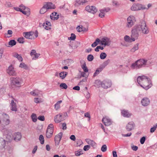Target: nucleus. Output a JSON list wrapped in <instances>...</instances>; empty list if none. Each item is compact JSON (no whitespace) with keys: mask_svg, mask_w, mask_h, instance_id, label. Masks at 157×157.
<instances>
[{"mask_svg":"<svg viewBox=\"0 0 157 157\" xmlns=\"http://www.w3.org/2000/svg\"><path fill=\"white\" fill-rule=\"evenodd\" d=\"M48 10L45 6L44 5L40 9V13L41 14H43L46 12Z\"/></svg>","mask_w":157,"mask_h":157,"instance_id":"nucleus-33","label":"nucleus"},{"mask_svg":"<svg viewBox=\"0 0 157 157\" xmlns=\"http://www.w3.org/2000/svg\"><path fill=\"white\" fill-rule=\"evenodd\" d=\"M67 73L65 72H61L59 74L60 77L62 79L64 78L67 75Z\"/></svg>","mask_w":157,"mask_h":157,"instance_id":"nucleus-42","label":"nucleus"},{"mask_svg":"<svg viewBox=\"0 0 157 157\" xmlns=\"http://www.w3.org/2000/svg\"><path fill=\"white\" fill-rule=\"evenodd\" d=\"M43 26L46 29L48 30L51 29V24L50 22L46 21L45 23L44 24Z\"/></svg>","mask_w":157,"mask_h":157,"instance_id":"nucleus-28","label":"nucleus"},{"mask_svg":"<svg viewBox=\"0 0 157 157\" xmlns=\"http://www.w3.org/2000/svg\"><path fill=\"white\" fill-rule=\"evenodd\" d=\"M16 44V42L14 40H11L9 42V46L8 47H12Z\"/></svg>","mask_w":157,"mask_h":157,"instance_id":"nucleus-39","label":"nucleus"},{"mask_svg":"<svg viewBox=\"0 0 157 157\" xmlns=\"http://www.w3.org/2000/svg\"><path fill=\"white\" fill-rule=\"evenodd\" d=\"M39 140L41 144H43L44 143V138L43 136L41 135L40 136Z\"/></svg>","mask_w":157,"mask_h":157,"instance_id":"nucleus-44","label":"nucleus"},{"mask_svg":"<svg viewBox=\"0 0 157 157\" xmlns=\"http://www.w3.org/2000/svg\"><path fill=\"white\" fill-rule=\"evenodd\" d=\"M13 56L14 57L17 58L20 61H22L23 58L20 55H19L17 53L15 52L13 54Z\"/></svg>","mask_w":157,"mask_h":157,"instance_id":"nucleus-31","label":"nucleus"},{"mask_svg":"<svg viewBox=\"0 0 157 157\" xmlns=\"http://www.w3.org/2000/svg\"><path fill=\"white\" fill-rule=\"evenodd\" d=\"M157 128V124L154 127L151 128L150 129V132L151 133L153 132Z\"/></svg>","mask_w":157,"mask_h":157,"instance_id":"nucleus-56","label":"nucleus"},{"mask_svg":"<svg viewBox=\"0 0 157 157\" xmlns=\"http://www.w3.org/2000/svg\"><path fill=\"white\" fill-rule=\"evenodd\" d=\"M100 41L102 45H104L105 46L109 45L111 42L110 39L107 37L103 38L101 41L100 40Z\"/></svg>","mask_w":157,"mask_h":157,"instance_id":"nucleus-15","label":"nucleus"},{"mask_svg":"<svg viewBox=\"0 0 157 157\" xmlns=\"http://www.w3.org/2000/svg\"><path fill=\"white\" fill-rule=\"evenodd\" d=\"M47 10L54 9L56 8L55 6L51 2H47L44 4Z\"/></svg>","mask_w":157,"mask_h":157,"instance_id":"nucleus-17","label":"nucleus"},{"mask_svg":"<svg viewBox=\"0 0 157 157\" xmlns=\"http://www.w3.org/2000/svg\"><path fill=\"white\" fill-rule=\"evenodd\" d=\"M10 105L11 106V109L12 111H17L16 104L14 102L13 100H12L11 101Z\"/></svg>","mask_w":157,"mask_h":157,"instance_id":"nucleus-27","label":"nucleus"},{"mask_svg":"<svg viewBox=\"0 0 157 157\" xmlns=\"http://www.w3.org/2000/svg\"><path fill=\"white\" fill-rule=\"evenodd\" d=\"M17 41L20 43H23L24 42V38L23 37L19 38Z\"/></svg>","mask_w":157,"mask_h":157,"instance_id":"nucleus-54","label":"nucleus"},{"mask_svg":"<svg viewBox=\"0 0 157 157\" xmlns=\"http://www.w3.org/2000/svg\"><path fill=\"white\" fill-rule=\"evenodd\" d=\"M100 42V40H99V39L98 38L92 44V47H95Z\"/></svg>","mask_w":157,"mask_h":157,"instance_id":"nucleus-43","label":"nucleus"},{"mask_svg":"<svg viewBox=\"0 0 157 157\" xmlns=\"http://www.w3.org/2000/svg\"><path fill=\"white\" fill-rule=\"evenodd\" d=\"M50 17L52 20H56L59 18V15L57 13L54 12L50 15Z\"/></svg>","mask_w":157,"mask_h":157,"instance_id":"nucleus-24","label":"nucleus"},{"mask_svg":"<svg viewBox=\"0 0 157 157\" xmlns=\"http://www.w3.org/2000/svg\"><path fill=\"white\" fill-rule=\"evenodd\" d=\"M20 7H14V9L16 11L21 12L23 14L27 16H29L30 14V10L29 8L22 4L20 6Z\"/></svg>","mask_w":157,"mask_h":157,"instance_id":"nucleus-5","label":"nucleus"},{"mask_svg":"<svg viewBox=\"0 0 157 157\" xmlns=\"http://www.w3.org/2000/svg\"><path fill=\"white\" fill-rule=\"evenodd\" d=\"M112 5L116 8L118 7L120 5V3L116 1L113 0L112 1Z\"/></svg>","mask_w":157,"mask_h":157,"instance_id":"nucleus-38","label":"nucleus"},{"mask_svg":"<svg viewBox=\"0 0 157 157\" xmlns=\"http://www.w3.org/2000/svg\"><path fill=\"white\" fill-rule=\"evenodd\" d=\"M102 121L105 125L106 126L110 125L113 123L111 120L107 116H105L103 118Z\"/></svg>","mask_w":157,"mask_h":157,"instance_id":"nucleus-12","label":"nucleus"},{"mask_svg":"<svg viewBox=\"0 0 157 157\" xmlns=\"http://www.w3.org/2000/svg\"><path fill=\"white\" fill-rule=\"evenodd\" d=\"M121 113L123 116L127 117H129L131 115V113H129L128 110L125 109L122 110L121 111Z\"/></svg>","mask_w":157,"mask_h":157,"instance_id":"nucleus-23","label":"nucleus"},{"mask_svg":"<svg viewBox=\"0 0 157 157\" xmlns=\"http://www.w3.org/2000/svg\"><path fill=\"white\" fill-rule=\"evenodd\" d=\"M81 67L85 72H88V70L86 66V65L85 63H84L82 65Z\"/></svg>","mask_w":157,"mask_h":157,"instance_id":"nucleus-40","label":"nucleus"},{"mask_svg":"<svg viewBox=\"0 0 157 157\" xmlns=\"http://www.w3.org/2000/svg\"><path fill=\"white\" fill-rule=\"evenodd\" d=\"M99 49L102 50L103 49V47H101L100 46H98L95 48V51L96 52H98Z\"/></svg>","mask_w":157,"mask_h":157,"instance_id":"nucleus-59","label":"nucleus"},{"mask_svg":"<svg viewBox=\"0 0 157 157\" xmlns=\"http://www.w3.org/2000/svg\"><path fill=\"white\" fill-rule=\"evenodd\" d=\"M70 139L71 140L74 141L75 140L76 138L75 135H71L70 137Z\"/></svg>","mask_w":157,"mask_h":157,"instance_id":"nucleus-64","label":"nucleus"},{"mask_svg":"<svg viewBox=\"0 0 157 157\" xmlns=\"http://www.w3.org/2000/svg\"><path fill=\"white\" fill-rule=\"evenodd\" d=\"M90 148V145H87L83 147V150L85 151H87Z\"/></svg>","mask_w":157,"mask_h":157,"instance_id":"nucleus-55","label":"nucleus"},{"mask_svg":"<svg viewBox=\"0 0 157 157\" xmlns=\"http://www.w3.org/2000/svg\"><path fill=\"white\" fill-rule=\"evenodd\" d=\"M94 56L92 55H89L87 56V59L89 61H91L93 60Z\"/></svg>","mask_w":157,"mask_h":157,"instance_id":"nucleus-50","label":"nucleus"},{"mask_svg":"<svg viewBox=\"0 0 157 157\" xmlns=\"http://www.w3.org/2000/svg\"><path fill=\"white\" fill-rule=\"evenodd\" d=\"M13 140V138L10 135L8 134L6 137V142H11Z\"/></svg>","mask_w":157,"mask_h":157,"instance_id":"nucleus-41","label":"nucleus"},{"mask_svg":"<svg viewBox=\"0 0 157 157\" xmlns=\"http://www.w3.org/2000/svg\"><path fill=\"white\" fill-rule=\"evenodd\" d=\"M146 63V60L144 59H140L132 64L131 66V67L133 69L140 68L143 66L145 65Z\"/></svg>","mask_w":157,"mask_h":157,"instance_id":"nucleus-4","label":"nucleus"},{"mask_svg":"<svg viewBox=\"0 0 157 157\" xmlns=\"http://www.w3.org/2000/svg\"><path fill=\"white\" fill-rule=\"evenodd\" d=\"M107 150V147L105 145H103L101 147V150L103 152H105Z\"/></svg>","mask_w":157,"mask_h":157,"instance_id":"nucleus-53","label":"nucleus"},{"mask_svg":"<svg viewBox=\"0 0 157 157\" xmlns=\"http://www.w3.org/2000/svg\"><path fill=\"white\" fill-rule=\"evenodd\" d=\"M40 91L37 90L36 89L30 92V94L34 96H38L40 94Z\"/></svg>","mask_w":157,"mask_h":157,"instance_id":"nucleus-30","label":"nucleus"},{"mask_svg":"<svg viewBox=\"0 0 157 157\" xmlns=\"http://www.w3.org/2000/svg\"><path fill=\"white\" fill-rule=\"evenodd\" d=\"M38 119L41 121H44L45 118L44 116H40L38 117Z\"/></svg>","mask_w":157,"mask_h":157,"instance_id":"nucleus-60","label":"nucleus"},{"mask_svg":"<svg viewBox=\"0 0 157 157\" xmlns=\"http://www.w3.org/2000/svg\"><path fill=\"white\" fill-rule=\"evenodd\" d=\"M136 26H139L140 27V31L143 34H148L149 33V29L147 26L145 21L144 20H141L140 24Z\"/></svg>","mask_w":157,"mask_h":157,"instance_id":"nucleus-6","label":"nucleus"},{"mask_svg":"<svg viewBox=\"0 0 157 157\" xmlns=\"http://www.w3.org/2000/svg\"><path fill=\"white\" fill-rule=\"evenodd\" d=\"M107 55L105 53L102 52L100 55V58L101 59H104L106 57Z\"/></svg>","mask_w":157,"mask_h":157,"instance_id":"nucleus-47","label":"nucleus"},{"mask_svg":"<svg viewBox=\"0 0 157 157\" xmlns=\"http://www.w3.org/2000/svg\"><path fill=\"white\" fill-rule=\"evenodd\" d=\"M146 138L145 137H143L140 139V143L141 144H143Z\"/></svg>","mask_w":157,"mask_h":157,"instance_id":"nucleus-57","label":"nucleus"},{"mask_svg":"<svg viewBox=\"0 0 157 157\" xmlns=\"http://www.w3.org/2000/svg\"><path fill=\"white\" fill-rule=\"evenodd\" d=\"M109 9H103L100 10V13L99 14V16L101 17H104L105 12H107L109 10Z\"/></svg>","mask_w":157,"mask_h":157,"instance_id":"nucleus-22","label":"nucleus"},{"mask_svg":"<svg viewBox=\"0 0 157 157\" xmlns=\"http://www.w3.org/2000/svg\"><path fill=\"white\" fill-rule=\"evenodd\" d=\"M101 71V68H99V69H97L96 70L94 74V76H96Z\"/></svg>","mask_w":157,"mask_h":157,"instance_id":"nucleus-51","label":"nucleus"},{"mask_svg":"<svg viewBox=\"0 0 157 157\" xmlns=\"http://www.w3.org/2000/svg\"><path fill=\"white\" fill-rule=\"evenodd\" d=\"M36 53V51L34 50H32L30 55L32 56H34V55Z\"/></svg>","mask_w":157,"mask_h":157,"instance_id":"nucleus-63","label":"nucleus"},{"mask_svg":"<svg viewBox=\"0 0 157 157\" xmlns=\"http://www.w3.org/2000/svg\"><path fill=\"white\" fill-rule=\"evenodd\" d=\"M6 72L10 76H16L17 75V73L12 65H10L7 69Z\"/></svg>","mask_w":157,"mask_h":157,"instance_id":"nucleus-11","label":"nucleus"},{"mask_svg":"<svg viewBox=\"0 0 157 157\" xmlns=\"http://www.w3.org/2000/svg\"><path fill=\"white\" fill-rule=\"evenodd\" d=\"M84 116L85 117H88L89 120L90 119V116L89 113L88 112L84 114Z\"/></svg>","mask_w":157,"mask_h":157,"instance_id":"nucleus-61","label":"nucleus"},{"mask_svg":"<svg viewBox=\"0 0 157 157\" xmlns=\"http://www.w3.org/2000/svg\"><path fill=\"white\" fill-rule=\"evenodd\" d=\"M31 118L33 122H36L37 121V117L35 114H32L31 115Z\"/></svg>","mask_w":157,"mask_h":157,"instance_id":"nucleus-45","label":"nucleus"},{"mask_svg":"<svg viewBox=\"0 0 157 157\" xmlns=\"http://www.w3.org/2000/svg\"><path fill=\"white\" fill-rule=\"evenodd\" d=\"M86 72H81L80 74H81V76L82 77H85L86 78H87L88 77V75H86V74L85 73Z\"/></svg>","mask_w":157,"mask_h":157,"instance_id":"nucleus-58","label":"nucleus"},{"mask_svg":"<svg viewBox=\"0 0 157 157\" xmlns=\"http://www.w3.org/2000/svg\"><path fill=\"white\" fill-rule=\"evenodd\" d=\"M10 123L9 116L6 113L0 115V126L3 127L8 125Z\"/></svg>","mask_w":157,"mask_h":157,"instance_id":"nucleus-3","label":"nucleus"},{"mask_svg":"<svg viewBox=\"0 0 157 157\" xmlns=\"http://www.w3.org/2000/svg\"><path fill=\"white\" fill-rule=\"evenodd\" d=\"M76 38L75 35L73 33H72L71 35V36L69 38V39L71 40H74Z\"/></svg>","mask_w":157,"mask_h":157,"instance_id":"nucleus-52","label":"nucleus"},{"mask_svg":"<svg viewBox=\"0 0 157 157\" xmlns=\"http://www.w3.org/2000/svg\"><path fill=\"white\" fill-rule=\"evenodd\" d=\"M126 26L131 28L133 26L136 21L135 17L133 16H130L127 18Z\"/></svg>","mask_w":157,"mask_h":157,"instance_id":"nucleus-9","label":"nucleus"},{"mask_svg":"<svg viewBox=\"0 0 157 157\" xmlns=\"http://www.w3.org/2000/svg\"><path fill=\"white\" fill-rule=\"evenodd\" d=\"M19 67L21 68H23L25 70H28L29 69L28 66L23 63H21L20 64Z\"/></svg>","mask_w":157,"mask_h":157,"instance_id":"nucleus-34","label":"nucleus"},{"mask_svg":"<svg viewBox=\"0 0 157 157\" xmlns=\"http://www.w3.org/2000/svg\"><path fill=\"white\" fill-rule=\"evenodd\" d=\"M132 149L134 151H136L138 150V147L136 146H132L131 147Z\"/></svg>","mask_w":157,"mask_h":157,"instance_id":"nucleus-62","label":"nucleus"},{"mask_svg":"<svg viewBox=\"0 0 157 157\" xmlns=\"http://www.w3.org/2000/svg\"><path fill=\"white\" fill-rule=\"evenodd\" d=\"M139 48V44H135L133 48L131 49V51L132 52H134L138 50Z\"/></svg>","mask_w":157,"mask_h":157,"instance_id":"nucleus-35","label":"nucleus"},{"mask_svg":"<svg viewBox=\"0 0 157 157\" xmlns=\"http://www.w3.org/2000/svg\"><path fill=\"white\" fill-rule=\"evenodd\" d=\"M124 40L126 42L128 43H131L133 41H134V40L132 39L131 37H130L129 36L126 35L124 37Z\"/></svg>","mask_w":157,"mask_h":157,"instance_id":"nucleus-29","label":"nucleus"},{"mask_svg":"<svg viewBox=\"0 0 157 157\" xmlns=\"http://www.w3.org/2000/svg\"><path fill=\"white\" fill-rule=\"evenodd\" d=\"M62 102V101L60 100L57 101L55 105V108L56 110H58L60 108V104Z\"/></svg>","mask_w":157,"mask_h":157,"instance_id":"nucleus-37","label":"nucleus"},{"mask_svg":"<svg viewBox=\"0 0 157 157\" xmlns=\"http://www.w3.org/2000/svg\"><path fill=\"white\" fill-rule=\"evenodd\" d=\"M5 145V141L2 138H0V149L4 148Z\"/></svg>","mask_w":157,"mask_h":157,"instance_id":"nucleus-32","label":"nucleus"},{"mask_svg":"<svg viewBox=\"0 0 157 157\" xmlns=\"http://www.w3.org/2000/svg\"><path fill=\"white\" fill-rule=\"evenodd\" d=\"M97 82L102 88L105 89L110 87L112 85L111 81L108 79L102 81H98Z\"/></svg>","mask_w":157,"mask_h":157,"instance_id":"nucleus-7","label":"nucleus"},{"mask_svg":"<svg viewBox=\"0 0 157 157\" xmlns=\"http://www.w3.org/2000/svg\"><path fill=\"white\" fill-rule=\"evenodd\" d=\"M145 9L144 6L140 4H134L131 7V9L132 11H136L141 9L144 10Z\"/></svg>","mask_w":157,"mask_h":157,"instance_id":"nucleus-10","label":"nucleus"},{"mask_svg":"<svg viewBox=\"0 0 157 157\" xmlns=\"http://www.w3.org/2000/svg\"><path fill=\"white\" fill-rule=\"evenodd\" d=\"M54 121L56 123H59L62 121V115L60 114L56 115L55 117Z\"/></svg>","mask_w":157,"mask_h":157,"instance_id":"nucleus-25","label":"nucleus"},{"mask_svg":"<svg viewBox=\"0 0 157 157\" xmlns=\"http://www.w3.org/2000/svg\"><path fill=\"white\" fill-rule=\"evenodd\" d=\"M141 103L143 105L146 106L149 105L150 103V101L148 98H145L142 99Z\"/></svg>","mask_w":157,"mask_h":157,"instance_id":"nucleus-26","label":"nucleus"},{"mask_svg":"<svg viewBox=\"0 0 157 157\" xmlns=\"http://www.w3.org/2000/svg\"><path fill=\"white\" fill-rule=\"evenodd\" d=\"M53 132V130L51 129L47 128L46 134V137L47 138H51Z\"/></svg>","mask_w":157,"mask_h":157,"instance_id":"nucleus-21","label":"nucleus"},{"mask_svg":"<svg viewBox=\"0 0 157 157\" xmlns=\"http://www.w3.org/2000/svg\"><path fill=\"white\" fill-rule=\"evenodd\" d=\"M62 136V133L61 132L59 133L56 135L55 137V141L56 144L58 145Z\"/></svg>","mask_w":157,"mask_h":157,"instance_id":"nucleus-16","label":"nucleus"},{"mask_svg":"<svg viewBox=\"0 0 157 157\" xmlns=\"http://www.w3.org/2000/svg\"><path fill=\"white\" fill-rule=\"evenodd\" d=\"M21 138V133L17 132L15 133L13 135V140H14L17 141L20 140Z\"/></svg>","mask_w":157,"mask_h":157,"instance_id":"nucleus-18","label":"nucleus"},{"mask_svg":"<svg viewBox=\"0 0 157 157\" xmlns=\"http://www.w3.org/2000/svg\"><path fill=\"white\" fill-rule=\"evenodd\" d=\"M60 86L61 87L62 89H66L67 88V86L66 84L64 83H61L60 85Z\"/></svg>","mask_w":157,"mask_h":157,"instance_id":"nucleus-49","label":"nucleus"},{"mask_svg":"<svg viewBox=\"0 0 157 157\" xmlns=\"http://www.w3.org/2000/svg\"><path fill=\"white\" fill-rule=\"evenodd\" d=\"M85 10L88 12L94 14L97 11V9L94 6H87L85 8Z\"/></svg>","mask_w":157,"mask_h":157,"instance_id":"nucleus-13","label":"nucleus"},{"mask_svg":"<svg viewBox=\"0 0 157 157\" xmlns=\"http://www.w3.org/2000/svg\"><path fill=\"white\" fill-rule=\"evenodd\" d=\"M82 154V150L80 149L75 152V155L77 156H79Z\"/></svg>","mask_w":157,"mask_h":157,"instance_id":"nucleus-46","label":"nucleus"},{"mask_svg":"<svg viewBox=\"0 0 157 157\" xmlns=\"http://www.w3.org/2000/svg\"><path fill=\"white\" fill-rule=\"evenodd\" d=\"M23 36L26 38L34 39L33 32H25L23 33Z\"/></svg>","mask_w":157,"mask_h":157,"instance_id":"nucleus-14","label":"nucleus"},{"mask_svg":"<svg viewBox=\"0 0 157 157\" xmlns=\"http://www.w3.org/2000/svg\"><path fill=\"white\" fill-rule=\"evenodd\" d=\"M138 84L145 89L147 90L152 86L151 80L145 76H139L137 78Z\"/></svg>","mask_w":157,"mask_h":157,"instance_id":"nucleus-1","label":"nucleus"},{"mask_svg":"<svg viewBox=\"0 0 157 157\" xmlns=\"http://www.w3.org/2000/svg\"><path fill=\"white\" fill-rule=\"evenodd\" d=\"M34 101L36 103H38L42 102L43 101L41 100V99H39L37 98H34Z\"/></svg>","mask_w":157,"mask_h":157,"instance_id":"nucleus-48","label":"nucleus"},{"mask_svg":"<svg viewBox=\"0 0 157 157\" xmlns=\"http://www.w3.org/2000/svg\"><path fill=\"white\" fill-rule=\"evenodd\" d=\"M134 123L133 122H129L126 126V129L128 131H131L134 128Z\"/></svg>","mask_w":157,"mask_h":157,"instance_id":"nucleus-19","label":"nucleus"},{"mask_svg":"<svg viewBox=\"0 0 157 157\" xmlns=\"http://www.w3.org/2000/svg\"><path fill=\"white\" fill-rule=\"evenodd\" d=\"M77 30L79 32L86 31L87 30L82 26H78L77 27Z\"/></svg>","mask_w":157,"mask_h":157,"instance_id":"nucleus-36","label":"nucleus"},{"mask_svg":"<svg viewBox=\"0 0 157 157\" xmlns=\"http://www.w3.org/2000/svg\"><path fill=\"white\" fill-rule=\"evenodd\" d=\"M10 88L13 90H15L21 87L24 84L23 79L19 77L12 78L10 79Z\"/></svg>","mask_w":157,"mask_h":157,"instance_id":"nucleus-2","label":"nucleus"},{"mask_svg":"<svg viewBox=\"0 0 157 157\" xmlns=\"http://www.w3.org/2000/svg\"><path fill=\"white\" fill-rule=\"evenodd\" d=\"M140 31V28L139 26H135L132 30V33L131 37L134 40L137 39L139 36V32Z\"/></svg>","mask_w":157,"mask_h":157,"instance_id":"nucleus-8","label":"nucleus"},{"mask_svg":"<svg viewBox=\"0 0 157 157\" xmlns=\"http://www.w3.org/2000/svg\"><path fill=\"white\" fill-rule=\"evenodd\" d=\"M86 141L88 144L93 147L94 148H95L96 147V144L93 140L89 139H86Z\"/></svg>","mask_w":157,"mask_h":157,"instance_id":"nucleus-20","label":"nucleus"}]
</instances>
